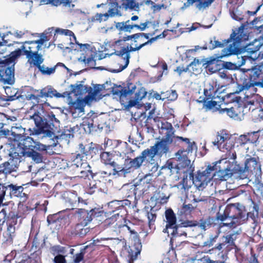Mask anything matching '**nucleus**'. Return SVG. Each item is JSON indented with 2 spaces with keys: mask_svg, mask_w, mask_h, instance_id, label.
<instances>
[{
  "mask_svg": "<svg viewBox=\"0 0 263 263\" xmlns=\"http://www.w3.org/2000/svg\"><path fill=\"white\" fill-rule=\"evenodd\" d=\"M29 118L34 121L36 127V128L34 129L35 135L44 134V136L55 137L57 139L65 140L68 142L71 138L73 137L74 127L68 128L67 127L61 134L55 135L56 132H59L60 121L52 112L44 116H42L39 112H34L33 115L29 116Z\"/></svg>",
  "mask_w": 263,
  "mask_h": 263,
  "instance_id": "1",
  "label": "nucleus"
},
{
  "mask_svg": "<svg viewBox=\"0 0 263 263\" xmlns=\"http://www.w3.org/2000/svg\"><path fill=\"white\" fill-rule=\"evenodd\" d=\"M101 162L105 166V170L100 171L98 174L103 177L111 176H123L125 177L127 174L134 170H138L136 163H134L135 158L127 157L124 162V166L118 163V155L114 152H101L100 154Z\"/></svg>",
  "mask_w": 263,
  "mask_h": 263,
  "instance_id": "2",
  "label": "nucleus"
},
{
  "mask_svg": "<svg viewBox=\"0 0 263 263\" xmlns=\"http://www.w3.org/2000/svg\"><path fill=\"white\" fill-rule=\"evenodd\" d=\"M235 43L234 44H230L227 48L223 49L221 54H214L210 57V59L207 61L206 64H207L206 66L212 65V67L210 68L209 72L214 73L222 69L234 70L237 68L236 64L230 62H224L220 60L225 57L238 55L244 52V50L240 47V44L235 46Z\"/></svg>",
  "mask_w": 263,
  "mask_h": 263,
  "instance_id": "3",
  "label": "nucleus"
},
{
  "mask_svg": "<svg viewBox=\"0 0 263 263\" xmlns=\"http://www.w3.org/2000/svg\"><path fill=\"white\" fill-rule=\"evenodd\" d=\"M173 141L162 139L157 141L154 145L143 150L140 155L135 158L134 163H136L138 169L143 164H153L155 163L154 157L157 156L159 157L166 155L170 152L169 145Z\"/></svg>",
  "mask_w": 263,
  "mask_h": 263,
  "instance_id": "4",
  "label": "nucleus"
},
{
  "mask_svg": "<svg viewBox=\"0 0 263 263\" xmlns=\"http://www.w3.org/2000/svg\"><path fill=\"white\" fill-rule=\"evenodd\" d=\"M252 204H253L252 209H250V212L247 213L245 211H243L245 206L239 203H237V206H235L234 204L230 206H227L225 209L223 213L221 214L218 212L216 214V219L217 220L223 221L229 218L232 219H245L250 218L255 223L257 221V219L258 217L259 206L257 203L253 201H252Z\"/></svg>",
  "mask_w": 263,
  "mask_h": 263,
  "instance_id": "5",
  "label": "nucleus"
},
{
  "mask_svg": "<svg viewBox=\"0 0 263 263\" xmlns=\"http://www.w3.org/2000/svg\"><path fill=\"white\" fill-rule=\"evenodd\" d=\"M184 152V151H178L176 153V158L179 163L170 170L171 175L175 174L181 175L183 174L182 181L176 186L178 188L186 190L190 187L187 183L188 175L192 176L193 172L194 171V167L193 164H191V160L187 156L185 155H183V153Z\"/></svg>",
  "mask_w": 263,
  "mask_h": 263,
  "instance_id": "6",
  "label": "nucleus"
},
{
  "mask_svg": "<svg viewBox=\"0 0 263 263\" xmlns=\"http://www.w3.org/2000/svg\"><path fill=\"white\" fill-rule=\"evenodd\" d=\"M262 74L261 70L256 67L251 69H243L239 83H236L234 93H239L243 90H248L251 87L256 86Z\"/></svg>",
  "mask_w": 263,
  "mask_h": 263,
  "instance_id": "7",
  "label": "nucleus"
},
{
  "mask_svg": "<svg viewBox=\"0 0 263 263\" xmlns=\"http://www.w3.org/2000/svg\"><path fill=\"white\" fill-rule=\"evenodd\" d=\"M213 168V176H217L220 180H227L233 175L236 174L238 177V173L236 168V162H230L226 159L220 160L215 162Z\"/></svg>",
  "mask_w": 263,
  "mask_h": 263,
  "instance_id": "8",
  "label": "nucleus"
},
{
  "mask_svg": "<svg viewBox=\"0 0 263 263\" xmlns=\"http://www.w3.org/2000/svg\"><path fill=\"white\" fill-rule=\"evenodd\" d=\"M16 59V50L12 51L10 57L4 60L0 59V78L5 84L14 83V65Z\"/></svg>",
  "mask_w": 263,
  "mask_h": 263,
  "instance_id": "9",
  "label": "nucleus"
},
{
  "mask_svg": "<svg viewBox=\"0 0 263 263\" xmlns=\"http://www.w3.org/2000/svg\"><path fill=\"white\" fill-rule=\"evenodd\" d=\"M243 34V27L242 26L233 30L230 37L222 42L217 40L216 36H213L210 39L209 49L212 50L217 48H223L229 44H234L235 41V46L239 45L242 41Z\"/></svg>",
  "mask_w": 263,
  "mask_h": 263,
  "instance_id": "10",
  "label": "nucleus"
},
{
  "mask_svg": "<svg viewBox=\"0 0 263 263\" xmlns=\"http://www.w3.org/2000/svg\"><path fill=\"white\" fill-rule=\"evenodd\" d=\"M106 124V119L102 115L92 112L87 114V117L84 119L82 126L86 133L91 134L101 131Z\"/></svg>",
  "mask_w": 263,
  "mask_h": 263,
  "instance_id": "11",
  "label": "nucleus"
},
{
  "mask_svg": "<svg viewBox=\"0 0 263 263\" xmlns=\"http://www.w3.org/2000/svg\"><path fill=\"white\" fill-rule=\"evenodd\" d=\"M258 158L250 157L245 161V167L240 165L236 162V168L238 173V178L243 179L246 178L249 173L255 176L261 173V165L258 161Z\"/></svg>",
  "mask_w": 263,
  "mask_h": 263,
  "instance_id": "12",
  "label": "nucleus"
},
{
  "mask_svg": "<svg viewBox=\"0 0 263 263\" xmlns=\"http://www.w3.org/2000/svg\"><path fill=\"white\" fill-rule=\"evenodd\" d=\"M190 178L192 179L193 183L199 190H202L210 182L213 177V168L211 166L209 165L202 172L198 171L195 177H194L193 173L192 176L188 175Z\"/></svg>",
  "mask_w": 263,
  "mask_h": 263,
  "instance_id": "13",
  "label": "nucleus"
},
{
  "mask_svg": "<svg viewBox=\"0 0 263 263\" xmlns=\"http://www.w3.org/2000/svg\"><path fill=\"white\" fill-rule=\"evenodd\" d=\"M76 214L78 215L79 222L78 223L87 226L93 218L101 216L103 214V211L99 208H94L90 210L79 208L76 211Z\"/></svg>",
  "mask_w": 263,
  "mask_h": 263,
  "instance_id": "14",
  "label": "nucleus"
},
{
  "mask_svg": "<svg viewBox=\"0 0 263 263\" xmlns=\"http://www.w3.org/2000/svg\"><path fill=\"white\" fill-rule=\"evenodd\" d=\"M151 175H146L143 178L134 180L131 190L136 197L140 198L149 189L152 179Z\"/></svg>",
  "mask_w": 263,
  "mask_h": 263,
  "instance_id": "15",
  "label": "nucleus"
},
{
  "mask_svg": "<svg viewBox=\"0 0 263 263\" xmlns=\"http://www.w3.org/2000/svg\"><path fill=\"white\" fill-rule=\"evenodd\" d=\"M197 224L196 221L195 220L179 219L177 223L170 229L172 230L170 234L173 237L186 236L187 234L185 229L196 227Z\"/></svg>",
  "mask_w": 263,
  "mask_h": 263,
  "instance_id": "16",
  "label": "nucleus"
},
{
  "mask_svg": "<svg viewBox=\"0 0 263 263\" xmlns=\"http://www.w3.org/2000/svg\"><path fill=\"white\" fill-rule=\"evenodd\" d=\"M111 92L114 95H116L119 97L120 101H123L128 96H131L135 92L136 86L135 84L128 83L127 86L123 87L121 85H117L113 84L111 86Z\"/></svg>",
  "mask_w": 263,
  "mask_h": 263,
  "instance_id": "17",
  "label": "nucleus"
},
{
  "mask_svg": "<svg viewBox=\"0 0 263 263\" xmlns=\"http://www.w3.org/2000/svg\"><path fill=\"white\" fill-rule=\"evenodd\" d=\"M34 141L28 136H21L17 134V157L23 156V152L31 150Z\"/></svg>",
  "mask_w": 263,
  "mask_h": 263,
  "instance_id": "18",
  "label": "nucleus"
},
{
  "mask_svg": "<svg viewBox=\"0 0 263 263\" xmlns=\"http://www.w3.org/2000/svg\"><path fill=\"white\" fill-rule=\"evenodd\" d=\"M0 135L8 137V151L10 160H12L16 158V148L15 144L16 142V134L14 132L8 129H2L0 131Z\"/></svg>",
  "mask_w": 263,
  "mask_h": 263,
  "instance_id": "19",
  "label": "nucleus"
},
{
  "mask_svg": "<svg viewBox=\"0 0 263 263\" xmlns=\"http://www.w3.org/2000/svg\"><path fill=\"white\" fill-rule=\"evenodd\" d=\"M131 204L130 200L124 199L122 200H114L109 203V206L114 210L113 212H117L114 216H121V217L127 214V207L129 208Z\"/></svg>",
  "mask_w": 263,
  "mask_h": 263,
  "instance_id": "20",
  "label": "nucleus"
},
{
  "mask_svg": "<svg viewBox=\"0 0 263 263\" xmlns=\"http://www.w3.org/2000/svg\"><path fill=\"white\" fill-rule=\"evenodd\" d=\"M131 52L129 51L128 47H122L121 49L119 51H115L114 53H112L110 54V55L115 54L119 57H122L124 54H125V57L124 58V59L125 60V63L124 65L120 66L119 69H108V71L111 72L112 73H118L122 71L123 70L125 69L129 63V59L130 58L129 52Z\"/></svg>",
  "mask_w": 263,
  "mask_h": 263,
  "instance_id": "21",
  "label": "nucleus"
},
{
  "mask_svg": "<svg viewBox=\"0 0 263 263\" xmlns=\"http://www.w3.org/2000/svg\"><path fill=\"white\" fill-rule=\"evenodd\" d=\"M23 191L24 188L22 186H17V198H20L19 203L17 205V218L22 217L28 211V206L22 204V203L25 202L28 198L27 193L23 192Z\"/></svg>",
  "mask_w": 263,
  "mask_h": 263,
  "instance_id": "22",
  "label": "nucleus"
},
{
  "mask_svg": "<svg viewBox=\"0 0 263 263\" xmlns=\"http://www.w3.org/2000/svg\"><path fill=\"white\" fill-rule=\"evenodd\" d=\"M229 139V135L226 130L223 129L216 133V139L212 143L220 151L224 152V149H227V148L226 147L225 142Z\"/></svg>",
  "mask_w": 263,
  "mask_h": 263,
  "instance_id": "23",
  "label": "nucleus"
},
{
  "mask_svg": "<svg viewBox=\"0 0 263 263\" xmlns=\"http://www.w3.org/2000/svg\"><path fill=\"white\" fill-rule=\"evenodd\" d=\"M157 125L161 130V133L165 134V136L163 139L173 142L175 131L172 124L165 121L161 122V125L159 124H157Z\"/></svg>",
  "mask_w": 263,
  "mask_h": 263,
  "instance_id": "24",
  "label": "nucleus"
},
{
  "mask_svg": "<svg viewBox=\"0 0 263 263\" xmlns=\"http://www.w3.org/2000/svg\"><path fill=\"white\" fill-rule=\"evenodd\" d=\"M35 55H36L35 60H33V64L38 68L43 74L50 75L55 72L57 66H54L52 68L45 67L44 65L41 66V64L44 61L42 55L41 54L37 55L36 54Z\"/></svg>",
  "mask_w": 263,
  "mask_h": 263,
  "instance_id": "25",
  "label": "nucleus"
},
{
  "mask_svg": "<svg viewBox=\"0 0 263 263\" xmlns=\"http://www.w3.org/2000/svg\"><path fill=\"white\" fill-rule=\"evenodd\" d=\"M142 243L140 238L136 236L134 238V245L128 250V256L130 260L134 261L137 258L142 249Z\"/></svg>",
  "mask_w": 263,
  "mask_h": 263,
  "instance_id": "26",
  "label": "nucleus"
},
{
  "mask_svg": "<svg viewBox=\"0 0 263 263\" xmlns=\"http://www.w3.org/2000/svg\"><path fill=\"white\" fill-rule=\"evenodd\" d=\"M218 110L220 114L226 113L227 115L230 118L237 120L239 118V116L241 114V112L242 110V107L237 105H235L234 106L230 108H216V110Z\"/></svg>",
  "mask_w": 263,
  "mask_h": 263,
  "instance_id": "27",
  "label": "nucleus"
},
{
  "mask_svg": "<svg viewBox=\"0 0 263 263\" xmlns=\"http://www.w3.org/2000/svg\"><path fill=\"white\" fill-rule=\"evenodd\" d=\"M165 217L166 218V224L165 228L163 229V232L164 233L169 234L168 230L177 223V218L174 211L171 208L165 210Z\"/></svg>",
  "mask_w": 263,
  "mask_h": 263,
  "instance_id": "28",
  "label": "nucleus"
},
{
  "mask_svg": "<svg viewBox=\"0 0 263 263\" xmlns=\"http://www.w3.org/2000/svg\"><path fill=\"white\" fill-rule=\"evenodd\" d=\"M24 42H20L17 41V44H23L20 48H17V57L22 55H25L26 58L28 59V62L30 64H33V60H35L36 55H41L37 53V51L34 52H31L30 51L27 50L26 47L25 46Z\"/></svg>",
  "mask_w": 263,
  "mask_h": 263,
  "instance_id": "29",
  "label": "nucleus"
},
{
  "mask_svg": "<svg viewBox=\"0 0 263 263\" xmlns=\"http://www.w3.org/2000/svg\"><path fill=\"white\" fill-rule=\"evenodd\" d=\"M85 79L81 82H77L76 84L70 85L71 92L76 95H81L89 91H92V88L90 86H85L82 84L84 83Z\"/></svg>",
  "mask_w": 263,
  "mask_h": 263,
  "instance_id": "30",
  "label": "nucleus"
},
{
  "mask_svg": "<svg viewBox=\"0 0 263 263\" xmlns=\"http://www.w3.org/2000/svg\"><path fill=\"white\" fill-rule=\"evenodd\" d=\"M40 96L43 97H55L57 98H64L65 95L58 92L57 91L51 86H47L40 91Z\"/></svg>",
  "mask_w": 263,
  "mask_h": 263,
  "instance_id": "31",
  "label": "nucleus"
},
{
  "mask_svg": "<svg viewBox=\"0 0 263 263\" xmlns=\"http://www.w3.org/2000/svg\"><path fill=\"white\" fill-rule=\"evenodd\" d=\"M209 59H210V57L202 59L201 60L195 58L194 61L188 65V67L189 68L192 67L193 72H198L200 68V65L202 63V67L209 72L210 68L212 67V65L210 66H206L207 64H206L207 61H208Z\"/></svg>",
  "mask_w": 263,
  "mask_h": 263,
  "instance_id": "32",
  "label": "nucleus"
},
{
  "mask_svg": "<svg viewBox=\"0 0 263 263\" xmlns=\"http://www.w3.org/2000/svg\"><path fill=\"white\" fill-rule=\"evenodd\" d=\"M86 226L77 223L70 231V234L72 236H78L80 237H83L90 231V228L85 227Z\"/></svg>",
  "mask_w": 263,
  "mask_h": 263,
  "instance_id": "33",
  "label": "nucleus"
},
{
  "mask_svg": "<svg viewBox=\"0 0 263 263\" xmlns=\"http://www.w3.org/2000/svg\"><path fill=\"white\" fill-rule=\"evenodd\" d=\"M176 139L181 140L182 142H184L185 145H183V146H186V148L185 149H180L179 151L185 152L183 153V155H186L189 153H192L194 149H197V147L196 143L194 142H191L190 140L187 138H183L182 137L176 136Z\"/></svg>",
  "mask_w": 263,
  "mask_h": 263,
  "instance_id": "34",
  "label": "nucleus"
},
{
  "mask_svg": "<svg viewBox=\"0 0 263 263\" xmlns=\"http://www.w3.org/2000/svg\"><path fill=\"white\" fill-rule=\"evenodd\" d=\"M176 139L181 140L182 142H184L185 145H183V146H186V148L185 149H180L179 151L185 152L183 153V155H186L189 153H192L194 149H197V147L196 143L194 142H191L190 140L187 138H183L182 137L176 136Z\"/></svg>",
  "mask_w": 263,
  "mask_h": 263,
  "instance_id": "35",
  "label": "nucleus"
},
{
  "mask_svg": "<svg viewBox=\"0 0 263 263\" xmlns=\"http://www.w3.org/2000/svg\"><path fill=\"white\" fill-rule=\"evenodd\" d=\"M44 155L42 152L30 150L28 152H23V157L31 158L35 163H41L43 161Z\"/></svg>",
  "mask_w": 263,
  "mask_h": 263,
  "instance_id": "36",
  "label": "nucleus"
},
{
  "mask_svg": "<svg viewBox=\"0 0 263 263\" xmlns=\"http://www.w3.org/2000/svg\"><path fill=\"white\" fill-rule=\"evenodd\" d=\"M238 234V233L235 232L228 233L222 237L221 241L225 245H228V246H235V241L237 239Z\"/></svg>",
  "mask_w": 263,
  "mask_h": 263,
  "instance_id": "37",
  "label": "nucleus"
},
{
  "mask_svg": "<svg viewBox=\"0 0 263 263\" xmlns=\"http://www.w3.org/2000/svg\"><path fill=\"white\" fill-rule=\"evenodd\" d=\"M83 156H82V154L80 153L75 154L72 156V162L70 166L72 167L73 169L77 168H81L82 167H84L87 163L83 162Z\"/></svg>",
  "mask_w": 263,
  "mask_h": 263,
  "instance_id": "38",
  "label": "nucleus"
},
{
  "mask_svg": "<svg viewBox=\"0 0 263 263\" xmlns=\"http://www.w3.org/2000/svg\"><path fill=\"white\" fill-rule=\"evenodd\" d=\"M64 198L65 202L69 204L71 209L77 206L78 196L76 192L67 193Z\"/></svg>",
  "mask_w": 263,
  "mask_h": 263,
  "instance_id": "39",
  "label": "nucleus"
},
{
  "mask_svg": "<svg viewBox=\"0 0 263 263\" xmlns=\"http://www.w3.org/2000/svg\"><path fill=\"white\" fill-rule=\"evenodd\" d=\"M110 8L108 11L109 15L111 17L115 16V15L121 16V14L119 10V4L117 2V0H110Z\"/></svg>",
  "mask_w": 263,
  "mask_h": 263,
  "instance_id": "40",
  "label": "nucleus"
},
{
  "mask_svg": "<svg viewBox=\"0 0 263 263\" xmlns=\"http://www.w3.org/2000/svg\"><path fill=\"white\" fill-rule=\"evenodd\" d=\"M194 209L195 208L192 204L183 203L180 208H178L177 215L179 216L187 215L190 214Z\"/></svg>",
  "mask_w": 263,
  "mask_h": 263,
  "instance_id": "41",
  "label": "nucleus"
},
{
  "mask_svg": "<svg viewBox=\"0 0 263 263\" xmlns=\"http://www.w3.org/2000/svg\"><path fill=\"white\" fill-rule=\"evenodd\" d=\"M84 102L82 100H77L76 101L71 103L70 109L72 114H74V112L72 111L73 109L76 112H78V115H79L80 114L83 113L84 112Z\"/></svg>",
  "mask_w": 263,
  "mask_h": 263,
  "instance_id": "42",
  "label": "nucleus"
},
{
  "mask_svg": "<svg viewBox=\"0 0 263 263\" xmlns=\"http://www.w3.org/2000/svg\"><path fill=\"white\" fill-rule=\"evenodd\" d=\"M195 6L199 10H203L209 7L214 0H193Z\"/></svg>",
  "mask_w": 263,
  "mask_h": 263,
  "instance_id": "43",
  "label": "nucleus"
},
{
  "mask_svg": "<svg viewBox=\"0 0 263 263\" xmlns=\"http://www.w3.org/2000/svg\"><path fill=\"white\" fill-rule=\"evenodd\" d=\"M41 3L43 4H51L55 6L63 4L65 7H70L71 2L69 0H41Z\"/></svg>",
  "mask_w": 263,
  "mask_h": 263,
  "instance_id": "44",
  "label": "nucleus"
},
{
  "mask_svg": "<svg viewBox=\"0 0 263 263\" xmlns=\"http://www.w3.org/2000/svg\"><path fill=\"white\" fill-rule=\"evenodd\" d=\"M213 218L208 217L207 218H202L199 220V222L196 221L197 224L196 226H198L202 230H205L207 227H209L214 222Z\"/></svg>",
  "mask_w": 263,
  "mask_h": 263,
  "instance_id": "45",
  "label": "nucleus"
},
{
  "mask_svg": "<svg viewBox=\"0 0 263 263\" xmlns=\"http://www.w3.org/2000/svg\"><path fill=\"white\" fill-rule=\"evenodd\" d=\"M16 224V218H12L7 221V231L10 237L12 238L15 236V224Z\"/></svg>",
  "mask_w": 263,
  "mask_h": 263,
  "instance_id": "46",
  "label": "nucleus"
},
{
  "mask_svg": "<svg viewBox=\"0 0 263 263\" xmlns=\"http://www.w3.org/2000/svg\"><path fill=\"white\" fill-rule=\"evenodd\" d=\"M163 194L160 192H155L154 194L151 198V201H155L156 203H164L167 202L168 197L163 195Z\"/></svg>",
  "mask_w": 263,
  "mask_h": 263,
  "instance_id": "47",
  "label": "nucleus"
},
{
  "mask_svg": "<svg viewBox=\"0 0 263 263\" xmlns=\"http://www.w3.org/2000/svg\"><path fill=\"white\" fill-rule=\"evenodd\" d=\"M48 146L41 144L39 142L34 141V143L32 144V147L31 150L36 151L38 152H42L44 154H47V149Z\"/></svg>",
  "mask_w": 263,
  "mask_h": 263,
  "instance_id": "48",
  "label": "nucleus"
},
{
  "mask_svg": "<svg viewBox=\"0 0 263 263\" xmlns=\"http://www.w3.org/2000/svg\"><path fill=\"white\" fill-rule=\"evenodd\" d=\"M108 84H109V85H111V82L107 81L105 83L102 85H96L94 88L93 91L91 92L96 97H98L100 95H101L100 94V93L103 89H109V88H107L106 86Z\"/></svg>",
  "mask_w": 263,
  "mask_h": 263,
  "instance_id": "49",
  "label": "nucleus"
},
{
  "mask_svg": "<svg viewBox=\"0 0 263 263\" xmlns=\"http://www.w3.org/2000/svg\"><path fill=\"white\" fill-rule=\"evenodd\" d=\"M123 3L120 8H123L127 10L128 8L133 9L135 8H139L138 4H136L134 0H122Z\"/></svg>",
  "mask_w": 263,
  "mask_h": 263,
  "instance_id": "50",
  "label": "nucleus"
},
{
  "mask_svg": "<svg viewBox=\"0 0 263 263\" xmlns=\"http://www.w3.org/2000/svg\"><path fill=\"white\" fill-rule=\"evenodd\" d=\"M79 149L80 152V154H82V156H83V157L85 156H88L91 155L90 153V145L88 144L84 145L82 143H80L79 144Z\"/></svg>",
  "mask_w": 263,
  "mask_h": 263,
  "instance_id": "51",
  "label": "nucleus"
},
{
  "mask_svg": "<svg viewBox=\"0 0 263 263\" xmlns=\"http://www.w3.org/2000/svg\"><path fill=\"white\" fill-rule=\"evenodd\" d=\"M86 167L88 169L83 171V170H80V175L79 176L81 178H83L84 179L89 177V176H91L92 178L94 177V176L96 175V174L92 173V171L90 170L91 167L90 166L87 164Z\"/></svg>",
  "mask_w": 263,
  "mask_h": 263,
  "instance_id": "52",
  "label": "nucleus"
},
{
  "mask_svg": "<svg viewBox=\"0 0 263 263\" xmlns=\"http://www.w3.org/2000/svg\"><path fill=\"white\" fill-rule=\"evenodd\" d=\"M156 217L157 215L156 213H154L153 208H151L150 211L147 212V217L148 220V225L151 229L153 228V226L154 225V222L156 219Z\"/></svg>",
  "mask_w": 263,
  "mask_h": 263,
  "instance_id": "53",
  "label": "nucleus"
},
{
  "mask_svg": "<svg viewBox=\"0 0 263 263\" xmlns=\"http://www.w3.org/2000/svg\"><path fill=\"white\" fill-rule=\"evenodd\" d=\"M230 14L233 19L236 21H241L243 20V15L242 14V12L238 8L234 9L231 11Z\"/></svg>",
  "mask_w": 263,
  "mask_h": 263,
  "instance_id": "54",
  "label": "nucleus"
},
{
  "mask_svg": "<svg viewBox=\"0 0 263 263\" xmlns=\"http://www.w3.org/2000/svg\"><path fill=\"white\" fill-rule=\"evenodd\" d=\"M133 35L134 34L123 36L120 35L119 39L118 41H116V44L117 45L119 44V43L121 42H126L129 40H133V41L135 43V45L136 44L138 45V40L141 41V39H134V37H133Z\"/></svg>",
  "mask_w": 263,
  "mask_h": 263,
  "instance_id": "55",
  "label": "nucleus"
},
{
  "mask_svg": "<svg viewBox=\"0 0 263 263\" xmlns=\"http://www.w3.org/2000/svg\"><path fill=\"white\" fill-rule=\"evenodd\" d=\"M56 34H64L65 35L69 36H72L74 39V40H76V37L74 35L73 32L72 31L68 29H64L58 28L55 30L54 36H55Z\"/></svg>",
  "mask_w": 263,
  "mask_h": 263,
  "instance_id": "56",
  "label": "nucleus"
},
{
  "mask_svg": "<svg viewBox=\"0 0 263 263\" xmlns=\"http://www.w3.org/2000/svg\"><path fill=\"white\" fill-rule=\"evenodd\" d=\"M104 96L103 95H100L98 97H96L92 93V92H89V95L85 96L84 100L83 101L84 102V103H90L92 101L95 100L96 101H99L100 99H101Z\"/></svg>",
  "mask_w": 263,
  "mask_h": 263,
  "instance_id": "57",
  "label": "nucleus"
},
{
  "mask_svg": "<svg viewBox=\"0 0 263 263\" xmlns=\"http://www.w3.org/2000/svg\"><path fill=\"white\" fill-rule=\"evenodd\" d=\"M259 131L253 132L251 133H248V140L249 141L250 143H255L258 139L259 136Z\"/></svg>",
  "mask_w": 263,
  "mask_h": 263,
  "instance_id": "58",
  "label": "nucleus"
},
{
  "mask_svg": "<svg viewBox=\"0 0 263 263\" xmlns=\"http://www.w3.org/2000/svg\"><path fill=\"white\" fill-rule=\"evenodd\" d=\"M147 91L144 87H140L136 92L135 98L139 101L144 98L147 95Z\"/></svg>",
  "mask_w": 263,
  "mask_h": 263,
  "instance_id": "59",
  "label": "nucleus"
},
{
  "mask_svg": "<svg viewBox=\"0 0 263 263\" xmlns=\"http://www.w3.org/2000/svg\"><path fill=\"white\" fill-rule=\"evenodd\" d=\"M25 98L28 100H30L32 99L35 100L36 102L39 103L40 98L41 97L40 96V95L35 96L33 94H28L27 95L21 94L19 96H17V100L20 99H24Z\"/></svg>",
  "mask_w": 263,
  "mask_h": 263,
  "instance_id": "60",
  "label": "nucleus"
},
{
  "mask_svg": "<svg viewBox=\"0 0 263 263\" xmlns=\"http://www.w3.org/2000/svg\"><path fill=\"white\" fill-rule=\"evenodd\" d=\"M115 27L117 29H118L119 31V34L121 35V32L122 31H124V32H127V30L125 29V28H123V27H121L122 26V24L123 25V26H128V25H131L130 24H129L130 23V21L129 20H127L126 21V22H115Z\"/></svg>",
  "mask_w": 263,
  "mask_h": 263,
  "instance_id": "61",
  "label": "nucleus"
},
{
  "mask_svg": "<svg viewBox=\"0 0 263 263\" xmlns=\"http://www.w3.org/2000/svg\"><path fill=\"white\" fill-rule=\"evenodd\" d=\"M11 166L9 162L4 163L3 166H0V173L4 174L11 173L13 171L11 168Z\"/></svg>",
  "mask_w": 263,
  "mask_h": 263,
  "instance_id": "62",
  "label": "nucleus"
},
{
  "mask_svg": "<svg viewBox=\"0 0 263 263\" xmlns=\"http://www.w3.org/2000/svg\"><path fill=\"white\" fill-rule=\"evenodd\" d=\"M218 235V234H217L215 236L211 235L209 239L207 241L204 242L203 246L211 247L213 246L214 243L216 242Z\"/></svg>",
  "mask_w": 263,
  "mask_h": 263,
  "instance_id": "63",
  "label": "nucleus"
},
{
  "mask_svg": "<svg viewBox=\"0 0 263 263\" xmlns=\"http://www.w3.org/2000/svg\"><path fill=\"white\" fill-rule=\"evenodd\" d=\"M165 96L168 100L175 101L177 99L178 95L176 90H170L166 91Z\"/></svg>",
  "mask_w": 263,
  "mask_h": 263,
  "instance_id": "64",
  "label": "nucleus"
}]
</instances>
